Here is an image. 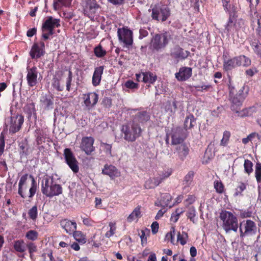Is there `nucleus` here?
<instances>
[{"label":"nucleus","mask_w":261,"mask_h":261,"mask_svg":"<svg viewBox=\"0 0 261 261\" xmlns=\"http://www.w3.org/2000/svg\"><path fill=\"white\" fill-rule=\"evenodd\" d=\"M239 63L238 56L224 60L223 66V69L226 71L231 70L236 67L240 66Z\"/></svg>","instance_id":"27"},{"label":"nucleus","mask_w":261,"mask_h":261,"mask_svg":"<svg viewBox=\"0 0 261 261\" xmlns=\"http://www.w3.org/2000/svg\"><path fill=\"white\" fill-rule=\"evenodd\" d=\"M81 5L84 14L88 17H94L100 6L96 0H83Z\"/></svg>","instance_id":"10"},{"label":"nucleus","mask_w":261,"mask_h":261,"mask_svg":"<svg viewBox=\"0 0 261 261\" xmlns=\"http://www.w3.org/2000/svg\"><path fill=\"white\" fill-rule=\"evenodd\" d=\"M239 231L241 239L251 238L257 234V227L253 221L247 219L240 223Z\"/></svg>","instance_id":"6"},{"label":"nucleus","mask_w":261,"mask_h":261,"mask_svg":"<svg viewBox=\"0 0 261 261\" xmlns=\"http://www.w3.org/2000/svg\"><path fill=\"white\" fill-rule=\"evenodd\" d=\"M214 187L218 194H223L225 192V187L220 180H216L214 182Z\"/></svg>","instance_id":"43"},{"label":"nucleus","mask_w":261,"mask_h":261,"mask_svg":"<svg viewBox=\"0 0 261 261\" xmlns=\"http://www.w3.org/2000/svg\"><path fill=\"white\" fill-rule=\"evenodd\" d=\"M152 19L165 21L170 15V10L166 6H160L155 5L151 9Z\"/></svg>","instance_id":"7"},{"label":"nucleus","mask_w":261,"mask_h":261,"mask_svg":"<svg viewBox=\"0 0 261 261\" xmlns=\"http://www.w3.org/2000/svg\"><path fill=\"white\" fill-rule=\"evenodd\" d=\"M244 20L242 18L238 19L237 23H226L225 25V32L227 34H230L238 31L239 28H241L242 25H244Z\"/></svg>","instance_id":"26"},{"label":"nucleus","mask_w":261,"mask_h":261,"mask_svg":"<svg viewBox=\"0 0 261 261\" xmlns=\"http://www.w3.org/2000/svg\"><path fill=\"white\" fill-rule=\"evenodd\" d=\"M230 136L231 133L229 131H224L223 134L222 139L220 142V145L223 146H226L228 143Z\"/></svg>","instance_id":"50"},{"label":"nucleus","mask_w":261,"mask_h":261,"mask_svg":"<svg viewBox=\"0 0 261 261\" xmlns=\"http://www.w3.org/2000/svg\"><path fill=\"white\" fill-rule=\"evenodd\" d=\"M170 135L171 145H177L184 143L188 137V133L185 132L182 128L177 126L171 129Z\"/></svg>","instance_id":"9"},{"label":"nucleus","mask_w":261,"mask_h":261,"mask_svg":"<svg viewBox=\"0 0 261 261\" xmlns=\"http://www.w3.org/2000/svg\"><path fill=\"white\" fill-rule=\"evenodd\" d=\"M141 208L140 205H138L135 208L132 213L127 218V221L128 222H132L135 219L141 217Z\"/></svg>","instance_id":"35"},{"label":"nucleus","mask_w":261,"mask_h":261,"mask_svg":"<svg viewBox=\"0 0 261 261\" xmlns=\"http://www.w3.org/2000/svg\"><path fill=\"white\" fill-rule=\"evenodd\" d=\"M142 80L144 83L153 84L157 80V76L155 74L150 71L142 72Z\"/></svg>","instance_id":"31"},{"label":"nucleus","mask_w":261,"mask_h":261,"mask_svg":"<svg viewBox=\"0 0 261 261\" xmlns=\"http://www.w3.org/2000/svg\"><path fill=\"white\" fill-rule=\"evenodd\" d=\"M220 219L222 221V227L226 232L230 231L237 232L238 229V220L231 212L222 210L220 213Z\"/></svg>","instance_id":"4"},{"label":"nucleus","mask_w":261,"mask_h":261,"mask_svg":"<svg viewBox=\"0 0 261 261\" xmlns=\"http://www.w3.org/2000/svg\"><path fill=\"white\" fill-rule=\"evenodd\" d=\"M172 173V170L170 169H168L167 171H163L162 172L156 175L161 180V182H162L166 179L168 178Z\"/></svg>","instance_id":"49"},{"label":"nucleus","mask_w":261,"mask_h":261,"mask_svg":"<svg viewBox=\"0 0 261 261\" xmlns=\"http://www.w3.org/2000/svg\"><path fill=\"white\" fill-rule=\"evenodd\" d=\"M190 55V52L188 50H185L179 45H176L171 50L170 56L172 58L179 60H184L187 59Z\"/></svg>","instance_id":"17"},{"label":"nucleus","mask_w":261,"mask_h":261,"mask_svg":"<svg viewBox=\"0 0 261 261\" xmlns=\"http://www.w3.org/2000/svg\"><path fill=\"white\" fill-rule=\"evenodd\" d=\"M257 27L255 30L257 36L261 39V23L260 20L258 19L257 21Z\"/></svg>","instance_id":"64"},{"label":"nucleus","mask_w":261,"mask_h":261,"mask_svg":"<svg viewBox=\"0 0 261 261\" xmlns=\"http://www.w3.org/2000/svg\"><path fill=\"white\" fill-rule=\"evenodd\" d=\"M196 211L194 209H190L187 213V216L190 220L193 223L195 222V217L196 216Z\"/></svg>","instance_id":"57"},{"label":"nucleus","mask_w":261,"mask_h":261,"mask_svg":"<svg viewBox=\"0 0 261 261\" xmlns=\"http://www.w3.org/2000/svg\"><path fill=\"white\" fill-rule=\"evenodd\" d=\"M170 39L171 35L168 32L156 34L151 40L149 48L153 51H160L167 46Z\"/></svg>","instance_id":"5"},{"label":"nucleus","mask_w":261,"mask_h":261,"mask_svg":"<svg viewBox=\"0 0 261 261\" xmlns=\"http://www.w3.org/2000/svg\"><path fill=\"white\" fill-rule=\"evenodd\" d=\"M195 173L193 171H190L184 177L183 180L184 190L190 187L193 182Z\"/></svg>","instance_id":"34"},{"label":"nucleus","mask_w":261,"mask_h":261,"mask_svg":"<svg viewBox=\"0 0 261 261\" xmlns=\"http://www.w3.org/2000/svg\"><path fill=\"white\" fill-rule=\"evenodd\" d=\"M149 119L150 115L145 111L138 112L136 114L135 117V119H136L138 122L140 123H144L146 122L149 120Z\"/></svg>","instance_id":"36"},{"label":"nucleus","mask_w":261,"mask_h":261,"mask_svg":"<svg viewBox=\"0 0 261 261\" xmlns=\"http://www.w3.org/2000/svg\"><path fill=\"white\" fill-rule=\"evenodd\" d=\"M117 33L120 41L124 43L128 47L132 45L133 39L132 31L124 28H119L118 29Z\"/></svg>","instance_id":"14"},{"label":"nucleus","mask_w":261,"mask_h":261,"mask_svg":"<svg viewBox=\"0 0 261 261\" xmlns=\"http://www.w3.org/2000/svg\"><path fill=\"white\" fill-rule=\"evenodd\" d=\"M248 94V88H246L245 86L242 87L238 93L234 95H233L231 91L229 92L230 100L231 102V110L238 113V115L241 117L251 116L256 112V108L254 106L244 109L241 111H239L244 99L247 96Z\"/></svg>","instance_id":"1"},{"label":"nucleus","mask_w":261,"mask_h":261,"mask_svg":"<svg viewBox=\"0 0 261 261\" xmlns=\"http://www.w3.org/2000/svg\"><path fill=\"white\" fill-rule=\"evenodd\" d=\"M45 54V43L43 41L34 43L30 51V56L32 59H37Z\"/></svg>","instance_id":"15"},{"label":"nucleus","mask_w":261,"mask_h":261,"mask_svg":"<svg viewBox=\"0 0 261 261\" xmlns=\"http://www.w3.org/2000/svg\"><path fill=\"white\" fill-rule=\"evenodd\" d=\"M190 151L189 145L186 143H184L176 145L174 153L176 154L178 160L181 162H183L189 155Z\"/></svg>","instance_id":"18"},{"label":"nucleus","mask_w":261,"mask_h":261,"mask_svg":"<svg viewBox=\"0 0 261 261\" xmlns=\"http://www.w3.org/2000/svg\"><path fill=\"white\" fill-rule=\"evenodd\" d=\"M247 186V184L244 183L242 181L239 182L238 186L235 189L234 196H242L243 195L242 193L246 189Z\"/></svg>","instance_id":"38"},{"label":"nucleus","mask_w":261,"mask_h":261,"mask_svg":"<svg viewBox=\"0 0 261 261\" xmlns=\"http://www.w3.org/2000/svg\"><path fill=\"white\" fill-rule=\"evenodd\" d=\"M35 133L36 134V141L37 144L40 145L45 141L47 139V134L43 129L40 128L36 129Z\"/></svg>","instance_id":"32"},{"label":"nucleus","mask_w":261,"mask_h":261,"mask_svg":"<svg viewBox=\"0 0 261 261\" xmlns=\"http://www.w3.org/2000/svg\"><path fill=\"white\" fill-rule=\"evenodd\" d=\"M255 177L257 184L261 183V163L257 162L255 166Z\"/></svg>","instance_id":"47"},{"label":"nucleus","mask_w":261,"mask_h":261,"mask_svg":"<svg viewBox=\"0 0 261 261\" xmlns=\"http://www.w3.org/2000/svg\"><path fill=\"white\" fill-rule=\"evenodd\" d=\"M188 238V233L182 232L181 234L180 232L177 235V241H179L181 245H184L187 243V240Z\"/></svg>","instance_id":"54"},{"label":"nucleus","mask_w":261,"mask_h":261,"mask_svg":"<svg viewBox=\"0 0 261 261\" xmlns=\"http://www.w3.org/2000/svg\"><path fill=\"white\" fill-rule=\"evenodd\" d=\"M41 190L43 195L49 198L59 196L63 192L62 186L57 184L53 176H48L43 179Z\"/></svg>","instance_id":"2"},{"label":"nucleus","mask_w":261,"mask_h":261,"mask_svg":"<svg viewBox=\"0 0 261 261\" xmlns=\"http://www.w3.org/2000/svg\"><path fill=\"white\" fill-rule=\"evenodd\" d=\"M28 215L31 219L35 221L38 216V210L36 205L33 206L29 210Z\"/></svg>","instance_id":"53"},{"label":"nucleus","mask_w":261,"mask_h":261,"mask_svg":"<svg viewBox=\"0 0 261 261\" xmlns=\"http://www.w3.org/2000/svg\"><path fill=\"white\" fill-rule=\"evenodd\" d=\"M40 102L45 110L52 109L54 107V97L51 95L46 94L41 97Z\"/></svg>","instance_id":"28"},{"label":"nucleus","mask_w":261,"mask_h":261,"mask_svg":"<svg viewBox=\"0 0 261 261\" xmlns=\"http://www.w3.org/2000/svg\"><path fill=\"white\" fill-rule=\"evenodd\" d=\"M72 0H54L53 7L55 10H58L62 7H69Z\"/></svg>","instance_id":"33"},{"label":"nucleus","mask_w":261,"mask_h":261,"mask_svg":"<svg viewBox=\"0 0 261 261\" xmlns=\"http://www.w3.org/2000/svg\"><path fill=\"white\" fill-rule=\"evenodd\" d=\"M83 103L85 105V109L91 110L98 102V94L95 92H88L83 94Z\"/></svg>","instance_id":"13"},{"label":"nucleus","mask_w":261,"mask_h":261,"mask_svg":"<svg viewBox=\"0 0 261 261\" xmlns=\"http://www.w3.org/2000/svg\"><path fill=\"white\" fill-rule=\"evenodd\" d=\"M94 139L92 137H84L82 139L80 147L87 155H90L94 151L93 146Z\"/></svg>","instance_id":"16"},{"label":"nucleus","mask_w":261,"mask_h":261,"mask_svg":"<svg viewBox=\"0 0 261 261\" xmlns=\"http://www.w3.org/2000/svg\"><path fill=\"white\" fill-rule=\"evenodd\" d=\"M238 60L239 61V66H243L244 67H248L251 64V61L247 56L245 55H240L238 56Z\"/></svg>","instance_id":"40"},{"label":"nucleus","mask_w":261,"mask_h":261,"mask_svg":"<svg viewBox=\"0 0 261 261\" xmlns=\"http://www.w3.org/2000/svg\"><path fill=\"white\" fill-rule=\"evenodd\" d=\"M151 228L152 233L154 234H156L159 230V223L156 221L153 222L151 225Z\"/></svg>","instance_id":"62"},{"label":"nucleus","mask_w":261,"mask_h":261,"mask_svg":"<svg viewBox=\"0 0 261 261\" xmlns=\"http://www.w3.org/2000/svg\"><path fill=\"white\" fill-rule=\"evenodd\" d=\"M60 19L54 18L52 16L48 17L42 24L41 30L44 32V29H55L60 26Z\"/></svg>","instance_id":"25"},{"label":"nucleus","mask_w":261,"mask_h":261,"mask_svg":"<svg viewBox=\"0 0 261 261\" xmlns=\"http://www.w3.org/2000/svg\"><path fill=\"white\" fill-rule=\"evenodd\" d=\"M93 51L95 56L97 58L103 57L107 54L106 50L102 48L100 44L94 47Z\"/></svg>","instance_id":"41"},{"label":"nucleus","mask_w":261,"mask_h":261,"mask_svg":"<svg viewBox=\"0 0 261 261\" xmlns=\"http://www.w3.org/2000/svg\"><path fill=\"white\" fill-rule=\"evenodd\" d=\"M72 81V72L71 70L68 71V77L66 80V90L68 92L70 91L71 85Z\"/></svg>","instance_id":"55"},{"label":"nucleus","mask_w":261,"mask_h":261,"mask_svg":"<svg viewBox=\"0 0 261 261\" xmlns=\"http://www.w3.org/2000/svg\"><path fill=\"white\" fill-rule=\"evenodd\" d=\"M83 223L87 226H93L95 224V222L93 220L88 218H83Z\"/></svg>","instance_id":"61"},{"label":"nucleus","mask_w":261,"mask_h":261,"mask_svg":"<svg viewBox=\"0 0 261 261\" xmlns=\"http://www.w3.org/2000/svg\"><path fill=\"white\" fill-rule=\"evenodd\" d=\"M63 75L62 71L58 72L53 75L51 80V86L53 89L58 92L63 91L64 87V85L61 84V77Z\"/></svg>","instance_id":"24"},{"label":"nucleus","mask_w":261,"mask_h":261,"mask_svg":"<svg viewBox=\"0 0 261 261\" xmlns=\"http://www.w3.org/2000/svg\"><path fill=\"white\" fill-rule=\"evenodd\" d=\"M38 233L34 230H30L27 232L25 234V238L32 241H34L38 239Z\"/></svg>","instance_id":"51"},{"label":"nucleus","mask_w":261,"mask_h":261,"mask_svg":"<svg viewBox=\"0 0 261 261\" xmlns=\"http://www.w3.org/2000/svg\"><path fill=\"white\" fill-rule=\"evenodd\" d=\"M184 211L182 208H177L175 212L172 213L170 217V221L176 223L179 219V216L184 213Z\"/></svg>","instance_id":"45"},{"label":"nucleus","mask_w":261,"mask_h":261,"mask_svg":"<svg viewBox=\"0 0 261 261\" xmlns=\"http://www.w3.org/2000/svg\"><path fill=\"white\" fill-rule=\"evenodd\" d=\"M102 173L109 176L111 179H114L121 175V172L114 166L106 164L102 170Z\"/></svg>","instance_id":"21"},{"label":"nucleus","mask_w":261,"mask_h":261,"mask_svg":"<svg viewBox=\"0 0 261 261\" xmlns=\"http://www.w3.org/2000/svg\"><path fill=\"white\" fill-rule=\"evenodd\" d=\"M161 183V180L156 175L146 180L144 184V187L146 189H154Z\"/></svg>","instance_id":"30"},{"label":"nucleus","mask_w":261,"mask_h":261,"mask_svg":"<svg viewBox=\"0 0 261 261\" xmlns=\"http://www.w3.org/2000/svg\"><path fill=\"white\" fill-rule=\"evenodd\" d=\"M195 89L197 91L199 92H207L212 89V86L211 85H202V86H196L195 87Z\"/></svg>","instance_id":"56"},{"label":"nucleus","mask_w":261,"mask_h":261,"mask_svg":"<svg viewBox=\"0 0 261 261\" xmlns=\"http://www.w3.org/2000/svg\"><path fill=\"white\" fill-rule=\"evenodd\" d=\"M125 86L126 88L129 89H137L138 88V84L134 82L132 80L127 81L125 83Z\"/></svg>","instance_id":"60"},{"label":"nucleus","mask_w":261,"mask_h":261,"mask_svg":"<svg viewBox=\"0 0 261 261\" xmlns=\"http://www.w3.org/2000/svg\"><path fill=\"white\" fill-rule=\"evenodd\" d=\"M60 225L67 233L72 234L76 230L77 224L75 221H71L68 219L60 220Z\"/></svg>","instance_id":"20"},{"label":"nucleus","mask_w":261,"mask_h":261,"mask_svg":"<svg viewBox=\"0 0 261 261\" xmlns=\"http://www.w3.org/2000/svg\"><path fill=\"white\" fill-rule=\"evenodd\" d=\"M100 147L102 148L103 151L109 156H112V145L106 143L101 142Z\"/></svg>","instance_id":"48"},{"label":"nucleus","mask_w":261,"mask_h":261,"mask_svg":"<svg viewBox=\"0 0 261 261\" xmlns=\"http://www.w3.org/2000/svg\"><path fill=\"white\" fill-rule=\"evenodd\" d=\"M28 177L31 179V187L29 189V198H32L35 194L37 191V184L35 180L34 176L32 175H28L26 173L23 175L19 181L18 183V194L21 195L22 194V187L27 185V181Z\"/></svg>","instance_id":"11"},{"label":"nucleus","mask_w":261,"mask_h":261,"mask_svg":"<svg viewBox=\"0 0 261 261\" xmlns=\"http://www.w3.org/2000/svg\"><path fill=\"white\" fill-rule=\"evenodd\" d=\"M74 239L80 243L85 244L86 242L85 236L81 231H75L73 233Z\"/></svg>","instance_id":"44"},{"label":"nucleus","mask_w":261,"mask_h":261,"mask_svg":"<svg viewBox=\"0 0 261 261\" xmlns=\"http://www.w3.org/2000/svg\"><path fill=\"white\" fill-rule=\"evenodd\" d=\"M102 106L105 108H110L112 106V99L109 97H105L101 102Z\"/></svg>","instance_id":"58"},{"label":"nucleus","mask_w":261,"mask_h":261,"mask_svg":"<svg viewBox=\"0 0 261 261\" xmlns=\"http://www.w3.org/2000/svg\"><path fill=\"white\" fill-rule=\"evenodd\" d=\"M109 226H110V230L105 233V237L108 238L113 236L116 230L115 223L111 222L109 223Z\"/></svg>","instance_id":"52"},{"label":"nucleus","mask_w":261,"mask_h":261,"mask_svg":"<svg viewBox=\"0 0 261 261\" xmlns=\"http://www.w3.org/2000/svg\"><path fill=\"white\" fill-rule=\"evenodd\" d=\"M192 74V69L191 67H182L179 68V71L175 74L176 79L180 82L188 80Z\"/></svg>","instance_id":"22"},{"label":"nucleus","mask_w":261,"mask_h":261,"mask_svg":"<svg viewBox=\"0 0 261 261\" xmlns=\"http://www.w3.org/2000/svg\"><path fill=\"white\" fill-rule=\"evenodd\" d=\"M252 216V212L248 210L247 211H242L240 212V216L242 218H250Z\"/></svg>","instance_id":"63"},{"label":"nucleus","mask_w":261,"mask_h":261,"mask_svg":"<svg viewBox=\"0 0 261 261\" xmlns=\"http://www.w3.org/2000/svg\"><path fill=\"white\" fill-rule=\"evenodd\" d=\"M24 122V117L21 114H13L9 119L7 126L9 127V133L14 134L21 128Z\"/></svg>","instance_id":"8"},{"label":"nucleus","mask_w":261,"mask_h":261,"mask_svg":"<svg viewBox=\"0 0 261 261\" xmlns=\"http://www.w3.org/2000/svg\"><path fill=\"white\" fill-rule=\"evenodd\" d=\"M121 132L124 135L123 138L128 142H134L140 137L142 129L140 125L134 121L122 126Z\"/></svg>","instance_id":"3"},{"label":"nucleus","mask_w":261,"mask_h":261,"mask_svg":"<svg viewBox=\"0 0 261 261\" xmlns=\"http://www.w3.org/2000/svg\"><path fill=\"white\" fill-rule=\"evenodd\" d=\"M64 156L66 163L73 173H77L79 171V163L71 150L70 148H65L64 150Z\"/></svg>","instance_id":"12"},{"label":"nucleus","mask_w":261,"mask_h":261,"mask_svg":"<svg viewBox=\"0 0 261 261\" xmlns=\"http://www.w3.org/2000/svg\"><path fill=\"white\" fill-rule=\"evenodd\" d=\"M14 249L18 252L22 253L25 250L24 242L22 240H16L14 244Z\"/></svg>","instance_id":"39"},{"label":"nucleus","mask_w":261,"mask_h":261,"mask_svg":"<svg viewBox=\"0 0 261 261\" xmlns=\"http://www.w3.org/2000/svg\"><path fill=\"white\" fill-rule=\"evenodd\" d=\"M27 247L28 248L29 253L36 252L37 250V246L33 242L28 243Z\"/></svg>","instance_id":"59"},{"label":"nucleus","mask_w":261,"mask_h":261,"mask_svg":"<svg viewBox=\"0 0 261 261\" xmlns=\"http://www.w3.org/2000/svg\"><path fill=\"white\" fill-rule=\"evenodd\" d=\"M103 70L104 66H100L94 68L92 77V84L93 86L96 87L100 85Z\"/></svg>","instance_id":"23"},{"label":"nucleus","mask_w":261,"mask_h":261,"mask_svg":"<svg viewBox=\"0 0 261 261\" xmlns=\"http://www.w3.org/2000/svg\"><path fill=\"white\" fill-rule=\"evenodd\" d=\"M196 124V119L194 115L189 114L186 117L184 122V129L185 132H188V130L192 129Z\"/></svg>","instance_id":"29"},{"label":"nucleus","mask_w":261,"mask_h":261,"mask_svg":"<svg viewBox=\"0 0 261 261\" xmlns=\"http://www.w3.org/2000/svg\"><path fill=\"white\" fill-rule=\"evenodd\" d=\"M171 200L172 197L169 193H162L161 196V205L163 206H169L170 207H171L174 205L170 204V202Z\"/></svg>","instance_id":"37"},{"label":"nucleus","mask_w":261,"mask_h":261,"mask_svg":"<svg viewBox=\"0 0 261 261\" xmlns=\"http://www.w3.org/2000/svg\"><path fill=\"white\" fill-rule=\"evenodd\" d=\"M25 112L28 113L29 116H31L32 115L36 116V110L35 108V103L31 102L28 103L24 107Z\"/></svg>","instance_id":"42"},{"label":"nucleus","mask_w":261,"mask_h":261,"mask_svg":"<svg viewBox=\"0 0 261 261\" xmlns=\"http://www.w3.org/2000/svg\"><path fill=\"white\" fill-rule=\"evenodd\" d=\"M244 172L249 175L253 172V163L248 160H245L244 163Z\"/></svg>","instance_id":"46"},{"label":"nucleus","mask_w":261,"mask_h":261,"mask_svg":"<svg viewBox=\"0 0 261 261\" xmlns=\"http://www.w3.org/2000/svg\"><path fill=\"white\" fill-rule=\"evenodd\" d=\"M27 81L28 85L30 87H34L37 84L38 69L36 66L27 68Z\"/></svg>","instance_id":"19"}]
</instances>
